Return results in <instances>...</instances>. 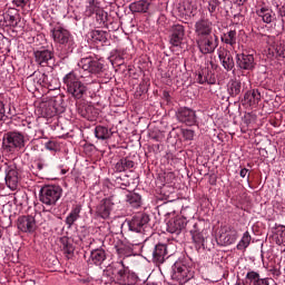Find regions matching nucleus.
<instances>
[{
  "mask_svg": "<svg viewBox=\"0 0 285 285\" xmlns=\"http://www.w3.org/2000/svg\"><path fill=\"white\" fill-rule=\"evenodd\" d=\"M62 175H66L68 171L66 169L61 170Z\"/></svg>",
  "mask_w": 285,
  "mask_h": 285,
  "instance_id": "obj_62",
  "label": "nucleus"
},
{
  "mask_svg": "<svg viewBox=\"0 0 285 285\" xmlns=\"http://www.w3.org/2000/svg\"><path fill=\"white\" fill-rule=\"evenodd\" d=\"M180 12H183V16L186 18L195 17L197 7L193 3L185 2L183 7H180Z\"/></svg>",
  "mask_w": 285,
  "mask_h": 285,
  "instance_id": "obj_40",
  "label": "nucleus"
},
{
  "mask_svg": "<svg viewBox=\"0 0 285 285\" xmlns=\"http://www.w3.org/2000/svg\"><path fill=\"white\" fill-rule=\"evenodd\" d=\"M208 3V12L213 16L217 12V8H219V0H207Z\"/></svg>",
  "mask_w": 285,
  "mask_h": 285,
  "instance_id": "obj_46",
  "label": "nucleus"
},
{
  "mask_svg": "<svg viewBox=\"0 0 285 285\" xmlns=\"http://www.w3.org/2000/svg\"><path fill=\"white\" fill-rule=\"evenodd\" d=\"M236 67L243 72H252L255 70V55L248 50L236 53L235 56Z\"/></svg>",
  "mask_w": 285,
  "mask_h": 285,
  "instance_id": "obj_11",
  "label": "nucleus"
},
{
  "mask_svg": "<svg viewBox=\"0 0 285 285\" xmlns=\"http://www.w3.org/2000/svg\"><path fill=\"white\" fill-rule=\"evenodd\" d=\"M256 14L262 19L263 23H273V19L275 18L273 9L268 7H261L256 9Z\"/></svg>",
  "mask_w": 285,
  "mask_h": 285,
  "instance_id": "obj_29",
  "label": "nucleus"
},
{
  "mask_svg": "<svg viewBox=\"0 0 285 285\" xmlns=\"http://www.w3.org/2000/svg\"><path fill=\"white\" fill-rule=\"evenodd\" d=\"M38 83H40V86H48V83H50V80L48 78V75L46 73H40L39 75V79H38Z\"/></svg>",
  "mask_w": 285,
  "mask_h": 285,
  "instance_id": "obj_51",
  "label": "nucleus"
},
{
  "mask_svg": "<svg viewBox=\"0 0 285 285\" xmlns=\"http://www.w3.org/2000/svg\"><path fill=\"white\" fill-rule=\"evenodd\" d=\"M276 230V244L277 246H285V226L275 224L274 226Z\"/></svg>",
  "mask_w": 285,
  "mask_h": 285,
  "instance_id": "obj_39",
  "label": "nucleus"
},
{
  "mask_svg": "<svg viewBox=\"0 0 285 285\" xmlns=\"http://www.w3.org/2000/svg\"><path fill=\"white\" fill-rule=\"evenodd\" d=\"M239 177H242V179H246L247 184H250V170L248 168H240Z\"/></svg>",
  "mask_w": 285,
  "mask_h": 285,
  "instance_id": "obj_49",
  "label": "nucleus"
},
{
  "mask_svg": "<svg viewBox=\"0 0 285 285\" xmlns=\"http://www.w3.org/2000/svg\"><path fill=\"white\" fill-rule=\"evenodd\" d=\"M188 219L185 216H176L167 223V232L171 235H181V230L186 228Z\"/></svg>",
  "mask_w": 285,
  "mask_h": 285,
  "instance_id": "obj_18",
  "label": "nucleus"
},
{
  "mask_svg": "<svg viewBox=\"0 0 285 285\" xmlns=\"http://www.w3.org/2000/svg\"><path fill=\"white\" fill-rule=\"evenodd\" d=\"M96 22L100 28H108V12L104 9H100L96 13Z\"/></svg>",
  "mask_w": 285,
  "mask_h": 285,
  "instance_id": "obj_41",
  "label": "nucleus"
},
{
  "mask_svg": "<svg viewBox=\"0 0 285 285\" xmlns=\"http://www.w3.org/2000/svg\"><path fill=\"white\" fill-rule=\"evenodd\" d=\"M60 244L62 246V249L65 250L66 255L69 257H72V254L75 253V246L70 243L68 237H61Z\"/></svg>",
  "mask_w": 285,
  "mask_h": 285,
  "instance_id": "obj_42",
  "label": "nucleus"
},
{
  "mask_svg": "<svg viewBox=\"0 0 285 285\" xmlns=\"http://www.w3.org/2000/svg\"><path fill=\"white\" fill-rule=\"evenodd\" d=\"M126 203L131 207V208H141V195L135 193V191H129L126 195Z\"/></svg>",
  "mask_w": 285,
  "mask_h": 285,
  "instance_id": "obj_33",
  "label": "nucleus"
},
{
  "mask_svg": "<svg viewBox=\"0 0 285 285\" xmlns=\"http://www.w3.org/2000/svg\"><path fill=\"white\" fill-rule=\"evenodd\" d=\"M79 217H81V207L80 205H76L67 215L65 219V224L68 226V228H72V226L75 225V222H77Z\"/></svg>",
  "mask_w": 285,
  "mask_h": 285,
  "instance_id": "obj_30",
  "label": "nucleus"
},
{
  "mask_svg": "<svg viewBox=\"0 0 285 285\" xmlns=\"http://www.w3.org/2000/svg\"><path fill=\"white\" fill-rule=\"evenodd\" d=\"M45 148L46 150H49L50 153H59L60 150V145L57 140H48L45 142Z\"/></svg>",
  "mask_w": 285,
  "mask_h": 285,
  "instance_id": "obj_44",
  "label": "nucleus"
},
{
  "mask_svg": "<svg viewBox=\"0 0 285 285\" xmlns=\"http://www.w3.org/2000/svg\"><path fill=\"white\" fill-rule=\"evenodd\" d=\"M276 57H281V59H285V41L281 42L275 47Z\"/></svg>",
  "mask_w": 285,
  "mask_h": 285,
  "instance_id": "obj_47",
  "label": "nucleus"
},
{
  "mask_svg": "<svg viewBox=\"0 0 285 285\" xmlns=\"http://www.w3.org/2000/svg\"><path fill=\"white\" fill-rule=\"evenodd\" d=\"M189 233L197 250L204 248L206 237L204 236V227H202V223H195Z\"/></svg>",
  "mask_w": 285,
  "mask_h": 285,
  "instance_id": "obj_19",
  "label": "nucleus"
},
{
  "mask_svg": "<svg viewBox=\"0 0 285 285\" xmlns=\"http://www.w3.org/2000/svg\"><path fill=\"white\" fill-rule=\"evenodd\" d=\"M128 228L131 233L142 235L146 240L153 235V225H150V216L146 213H138L128 220Z\"/></svg>",
  "mask_w": 285,
  "mask_h": 285,
  "instance_id": "obj_4",
  "label": "nucleus"
},
{
  "mask_svg": "<svg viewBox=\"0 0 285 285\" xmlns=\"http://www.w3.org/2000/svg\"><path fill=\"white\" fill-rule=\"evenodd\" d=\"M51 37L55 43H58L62 48V55L68 57V55H72L77 45L75 43V39L70 31L61 26L55 27L51 30Z\"/></svg>",
  "mask_w": 285,
  "mask_h": 285,
  "instance_id": "obj_3",
  "label": "nucleus"
},
{
  "mask_svg": "<svg viewBox=\"0 0 285 285\" xmlns=\"http://www.w3.org/2000/svg\"><path fill=\"white\" fill-rule=\"evenodd\" d=\"M281 17H285V6H283L279 10Z\"/></svg>",
  "mask_w": 285,
  "mask_h": 285,
  "instance_id": "obj_57",
  "label": "nucleus"
},
{
  "mask_svg": "<svg viewBox=\"0 0 285 285\" xmlns=\"http://www.w3.org/2000/svg\"><path fill=\"white\" fill-rule=\"evenodd\" d=\"M6 19L9 21L10 26H18L19 23V13L16 12V14L8 13Z\"/></svg>",
  "mask_w": 285,
  "mask_h": 285,
  "instance_id": "obj_48",
  "label": "nucleus"
},
{
  "mask_svg": "<svg viewBox=\"0 0 285 285\" xmlns=\"http://www.w3.org/2000/svg\"><path fill=\"white\" fill-rule=\"evenodd\" d=\"M217 55L224 70L227 72L235 70V59L233 58V55H230V51L226 49H218Z\"/></svg>",
  "mask_w": 285,
  "mask_h": 285,
  "instance_id": "obj_21",
  "label": "nucleus"
},
{
  "mask_svg": "<svg viewBox=\"0 0 285 285\" xmlns=\"http://www.w3.org/2000/svg\"><path fill=\"white\" fill-rule=\"evenodd\" d=\"M135 246H139V243L130 244L122 243L117 247V254L120 258L132 257L135 255Z\"/></svg>",
  "mask_w": 285,
  "mask_h": 285,
  "instance_id": "obj_25",
  "label": "nucleus"
},
{
  "mask_svg": "<svg viewBox=\"0 0 285 285\" xmlns=\"http://www.w3.org/2000/svg\"><path fill=\"white\" fill-rule=\"evenodd\" d=\"M124 179H121V178H117V181H118V184H119V181H122Z\"/></svg>",
  "mask_w": 285,
  "mask_h": 285,
  "instance_id": "obj_63",
  "label": "nucleus"
},
{
  "mask_svg": "<svg viewBox=\"0 0 285 285\" xmlns=\"http://www.w3.org/2000/svg\"><path fill=\"white\" fill-rule=\"evenodd\" d=\"M259 101H262V92L259 89H252L245 92L244 102L247 106H256Z\"/></svg>",
  "mask_w": 285,
  "mask_h": 285,
  "instance_id": "obj_26",
  "label": "nucleus"
},
{
  "mask_svg": "<svg viewBox=\"0 0 285 285\" xmlns=\"http://www.w3.org/2000/svg\"><path fill=\"white\" fill-rule=\"evenodd\" d=\"M227 92L234 99L235 97H239L242 95V80L236 78L230 79L227 83Z\"/></svg>",
  "mask_w": 285,
  "mask_h": 285,
  "instance_id": "obj_28",
  "label": "nucleus"
},
{
  "mask_svg": "<svg viewBox=\"0 0 285 285\" xmlns=\"http://www.w3.org/2000/svg\"><path fill=\"white\" fill-rule=\"evenodd\" d=\"M246 279H248L249 285H271V284H275V281L271 277H265L262 278L259 276V273L257 272H248L246 274Z\"/></svg>",
  "mask_w": 285,
  "mask_h": 285,
  "instance_id": "obj_24",
  "label": "nucleus"
},
{
  "mask_svg": "<svg viewBox=\"0 0 285 285\" xmlns=\"http://www.w3.org/2000/svg\"><path fill=\"white\" fill-rule=\"evenodd\" d=\"M130 168H135V161L129 159L128 157L121 158L116 165V173H126V170H130Z\"/></svg>",
  "mask_w": 285,
  "mask_h": 285,
  "instance_id": "obj_34",
  "label": "nucleus"
},
{
  "mask_svg": "<svg viewBox=\"0 0 285 285\" xmlns=\"http://www.w3.org/2000/svg\"><path fill=\"white\" fill-rule=\"evenodd\" d=\"M195 277V264L191 259L183 258L173 265L171 278L180 285L187 284Z\"/></svg>",
  "mask_w": 285,
  "mask_h": 285,
  "instance_id": "obj_2",
  "label": "nucleus"
},
{
  "mask_svg": "<svg viewBox=\"0 0 285 285\" xmlns=\"http://www.w3.org/2000/svg\"><path fill=\"white\" fill-rule=\"evenodd\" d=\"M238 1V6H244V3H246V0H237Z\"/></svg>",
  "mask_w": 285,
  "mask_h": 285,
  "instance_id": "obj_60",
  "label": "nucleus"
},
{
  "mask_svg": "<svg viewBox=\"0 0 285 285\" xmlns=\"http://www.w3.org/2000/svg\"><path fill=\"white\" fill-rule=\"evenodd\" d=\"M3 237V228L0 227V239Z\"/></svg>",
  "mask_w": 285,
  "mask_h": 285,
  "instance_id": "obj_61",
  "label": "nucleus"
},
{
  "mask_svg": "<svg viewBox=\"0 0 285 285\" xmlns=\"http://www.w3.org/2000/svg\"><path fill=\"white\" fill-rule=\"evenodd\" d=\"M222 43L235 48L237 46V30L229 29L220 36Z\"/></svg>",
  "mask_w": 285,
  "mask_h": 285,
  "instance_id": "obj_27",
  "label": "nucleus"
},
{
  "mask_svg": "<svg viewBox=\"0 0 285 285\" xmlns=\"http://www.w3.org/2000/svg\"><path fill=\"white\" fill-rule=\"evenodd\" d=\"M170 246H173V244L161 242L154 245L151 250V262H154L156 266H161V264H164L166 259L170 257Z\"/></svg>",
  "mask_w": 285,
  "mask_h": 285,
  "instance_id": "obj_9",
  "label": "nucleus"
},
{
  "mask_svg": "<svg viewBox=\"0 0 285 285\" xmlns=\"http://www.w3.org/2000/svg\"><path fill=\"white\" fill-rule=\"evenodd\" d=\"M78 114L82 116L83 119H87V121H96L99 116L97 108L88 104L78 105Z\"/></svg>",
  "mask_w": 285,
  "mask_h": 285,
  "instance_id": "obj_23",
  "label": "nucleus"
},
{
  "mask_svg": "<svg viewBox=\"0 0 285 285\" xmlns=\"http://www.w3.org/2000/svg\"><path fill=\"white\" fill-rule=\"evenodd\" d=\"M184 37H186V28L183 24H174L171 35L169 36L170 50L181 52L184 50Z\"/></svg>",
  "mask_w": 285,
  "mask_h": 285,
  "instance_id": "obj_8",
  "label": "nucleus"
},
{
  "mask_svg": "<svg viewBox=\"0 0 285 285\" xmlns=\"http://www.w3.org/2000/svg\"><path fill=\"white\" fill-rule=\"evenodd\" d=\"M28 139L26 135L21 131H8L3 135V147L12 153L14 150H23L26 148Z\"/></svg>",
  "mask_w": 285,
  "mask_h": 285,
  "instance_id": "obj_6",
  "label": "nucleus"
},
{
  "mask_svg": "<svg viewBox=\"0 0 285 285\" xmlns=\"http://www.w3.org/2000/svg\"><path fill=\"white\" fill-rule=\"evenodd\" d=\"M234 19L239 21V19H244V16L242 13L234 14Z\"/></svg>",
  "mask_w": 285,
  "mask_h": 285,
  "instance_id": "obj_56",
  "label": "nucleus"
},
{
  "mask_svg": "<svg viewBox=\"0 0 285 285\" xmlns=\"http://www.w3.org/2000/svg\"><path fill=\"white\" fill-rule=\"evenodd\" d=\"M196 39L210 37L213 35V22L208 18H200L194 24Z\"/></svg>",
  "mask_w": 285,
  "mask_h": 285,
  "instance_id": "obj_13",
  "label": "nucleus"
},
{
  "mask_svg": "<svg viewBox=\"0 0 285 285\" xmlns=\"http://www.w3.org/2000/svg\"><path fill=\"white\" fill-rule=\"evenodd\" d=\"M101 8L97 6V1L89 0L88 4L86 6L85 14L86 17H92V14H97Z\"/></svg>",
  "mask_w": 285,
  "mask_h": 285,
  "instance_id": "obj_43",
  "label": "nucleus"
},
{
  "mask_svg": "<svg viewBox=\"0 0 285 285\" xmlns=\"http://www.w3.org/2000/svg\"><path fill=\"white\" fill-rule=\"evenodd\" d=\"M35 164H36L37 170L39 171L46 170V168L48 167V163L43 158H39Z\"/></svg>",
  "mask_w": 285,
  "mask_h": 285,
  "instance_id": "obj_50",
  "label": "nucleus"
},
{
  "mask_svg": "<svg viewBox=\"0 0 285 285\" xmlns=\"http://www.w3.org/2000/svg\"><path fill=\"white\" fill-rule=\"evenodd\" d=\"M115 60H116V61H124V58H121L120 56H116V57H115Z\"/></svg>",
  "mask_w": 285,
  "mask_h": 285,
  "instance_id": "obj_59",
  "label": "nucleus"
},
{
  "mask_svg": "<svg viewBox=\"0 0 285 285\" xmlns=\"http://www.w3.org/2000/svg\"><path fill=\"white\" fill-rule=\"evenodd\" d=\"M181 136L185 141H193L195 139V130L188 128L181 129Z\"/></svg>",
  "mask_w": 285,
  "mask_h": 285,
  "instance_id": "obj_45",
  "label": "nucleus"
},
{
  "mask_svg": "<svg viewBox=\"0 0 285 285\" xmlns=\"http://www.w3.org/2000/svg\"><path fill=\"white\" fill-rule=\"evenodd\" d=\"M35 60L42 68L55 66V53L48 49L37 50L33 52Z\"/></svg>",
  "mask_w": 285,
  "mask_h": 285,
  "instance_id": "obj_16",
  "label": "nucleus"
},
{
  "mask_svg": "<svg viewBox=\"0 0 285 285\" xmlns=\"http://www.w3.org/2000/svg\"><path fill=\"white\" fill-rule=\"evenodd\" d=\"M90 262L95 264V266H101L104 262H106V249L96 248L90 253Z\"/></svg>",
  "mask_w": 285,
  "mask_h": 285,
  "instance_id": "obj_31",
  "label": "nucleus"
},
{
  "mask_svg": "<svg viewBox=\"0 0 285 285\" xmlns=\"http://www.w3.org/2000/svg\"><path fill=\"white\" fill-rule=\"evenodd\" d=\"M85 153L87 155H92V153H95V145L90 144V142H86L83 146H82Z\"/></svg>",
  "mask_w": 285,
  "mask_h": 285,
  "instance_id": "obj_53",
  "label": "nucleus"
},
{
  "mask_svg": "<svg viewBox=\"0 0 285 285\" xmlns=\"http://www.w3.org/2000/svg\"><path fill=\"white\" fill-rule=\"evenodd\" d=\"M79 69H73L66 73L62 78L63 89L71 99L79 101L88 95V87L81 79H88L92 75H101L104 72V63L95 55L82 58L78 62Z\"/></svg>",
  "mask_w": 285,
  "mask_h": 285,
  "instance_id": "obj_1",
  "label": "nucleus"
},
{
  "mask_svg": "<svg viewBox=\"0 0 285 285\" xmlns=\"http://www.w3.org/2000/svg\"><path fill=\"white\" fill-rule=\"evenodd\" d=\"M63 195V189L59 185H45L40 188L39 199L45 206H56Z\"/></svg>",
  "mask_w": 285,
  "mask_h": 285,
  "instance_id": "obj_5",
  "label": "nucleus"
},
{
  "mask_svg": "<svg viewBox=\"0 0 285 285\" xmlns=\"http://www.w3.org/2000/svg\"><path fill=\"white\" fill-rule=\"evenodd\" d=\"M196 81L200 85L208 83L209 86H215L217 78L215 77V72L205 67L196 72Z\"/></svg>",
  "mask_w": 285,
  "mask_h": 285,
  "instance_id": "obj_20",
  "label": "nucleus"
},
{
  "mask_svg": "<svg viewBox=\"0 0 285 285\" xmlns=\"http://www.w3.org/2000/svg\"><path fill=\"white\" fill-rule=\"evenodd\" d=\"M101 282L102 284H112L117 282L116 278V271L112 268V265L109 266L106 271H104L102 276H101Z\"/></svg>",
  "mask_w": 285,
  "mask_h": 285,
  "instance_id": "obj_36",
  "label": "nucleus"
},
{
  "mask_svg": "<svg viewBox=\"0 0 285 285\" xmlns=\"http://www.w3.org/2000/svg\"><path fill=\"white\" fill-rule=\"evenodd\" d=\"M196 43L202 55H213L219 47V37L217 35L196 38Z\"/></svg>",
  "mask_w": 285,
  "mask_h": 285,
  "instance_id": "obj_10",
  "label": "nucleus"
},
{
  "mask_svg": "<svg viewBox=\"0 0 285 285\" xmlns=\"http://www.w3.org/2000/svg\"><path fill=\"white\" fill-rule=\"evenodd\" d=\"M6 119H8V116L6 115V104L0 100V121H6Z\"/></svg>",
  "mask_w": 285,
  "mask_h": 285,
  "instance_id": "obj_52",
  "label": "nucleus"
},
{
  "mask_svg": "<svg viewBox=\"0 0 285 285\" xmlns=\"http://www.w3.org/2000/svg\"><path fill=\"white\" fill-rule=\"evenodd\" d=\"M252 239H253V237L250 236V233L248 230H246L243 234L238 244L236 245L237 250H246L248 248V246H250Z\"/></svg>",
  "mask_w": 285,
  "mask_h": 285,
  "instance_id": "obj_38",
  "label": "nucleus"
},
{
  "mask_svg": "<svg viewBox=\"0 0 285 285\" xmlns=\"http://www.w3.org/2000/svg\"><path fill=\"white\" fill-rule=\"evenodd\" d=\"M28 1L29 0H13V3L17 8H26V6H28Z\"/></svg>",
  "mask_w": 285,
  "mask_h": 285,
  "instance_id": "obj_54",
  "label": "nucleus"
},
{
  "mask_svg": "<svg viewBox=\"0 0 285 285\" xmlns=\"http://www.w3.org/2000/svg\"><path fill=\"white\" fill-rule=\"evenodd\" d=\"M111 268L116 271V284L132 285L137 284V274L124 265V261L112 263Z\"/></svg>",
  "mask_w": 285,
  "mask_h": 285,
  "instance_id": "obj_7",
  "label": "nucleus"
},
{
  "mask_svg": "<svg viewBox=\"0 0 285 285\" xmlns=\"http://www.w3.org/2000/svg\"><path fill=\"white\" fill-rule=\"evenodd\" d=\"M149 137L154 141H161V136H159V135L150 134Z\"/></svg>",
  "mask_w": 285,
  "mask_h": 285,
  "instance_id": "obj_55",
  "label": "nucleus"
},
{
  "mask_svg": "<svg viewBox=\"0 0 285 285\" xmlns=\"http://www.w3.org/2000/svg\"><path fill=\"white\" fill-rule=\"evenodd\" d=\"M4 181L7 188H9L10 190H17L19 186V171H17V166L13 164L7 165L4 167Z\"/></svg>",
  "mask_w": 285,
  "mask_h": 285,
  "instance_id": "obj_15",
  "label": "nucleus"
},
{
  "mask_svg": "<svg viewBox=\"0 0 285 285\" xmlns=\"http://www.w3.org/2000/svg\"><path fill=\"white\" fill-rule=\"evenodd\" d=\"M238 237L239 233L233 225H224L220 227L218 239L222 246H233Z\"/></svg>",
  "mask_w": 285,
  "mask_h": 285,
  "instance_id": "obj_12",
  "label": "nucleus"
},
{
  "mask_svg": "<svg viewBox=\"0 0 285 285\" xmlns=\"http://www.w3.org/2000/svg\"><path fill=\"white\" fill-rule=\"evenodd\" d=\"M90 37L94 43H106L108 41V33L104 30H92Z\"/></svg>",
  "mask_w": 285,
  "mask_h": 285,
  "instance_id": "obj_35",
  "label": "nucleus"
},
{
  "mask_svg": "<svg viewBox=\"0 0 285 285\" xmlns=\"http://www.w3.org/2000/svg\"><path fill=\"white\" fill-rule=\"evenodd\" d=\"M112 206H115V203H112V199L110 198L102 199L99 203V205L96 207L97 217H101V219H108V217H110V213H112Z\"/></svg>",
  "mask_w": 285,
  "mask_h": 285,
  "instance_id": "obj_22",
  "label": "nucleus"
},
{
  "mask_svg": "<svg viewBox=\"0 0 285 285\" xmlns=\"http://www.w3.org/2000/svg\"><path fill=\"white\" fill-rule=\"evenodd\" d=\"M95 137L96 139L106 141V139H110V137H112V130L106 126H101V125L96 126Z\"/></svg>",
  "mask_w": 285,
  "mask_h": 285,
  "instance_id": "obj_32",
  "label": "nucleus"
},
{
  "mask_svg": "<svg viewBox=\"0 0 285 285\" xmlns=\"http://www.w3.org/2000/svg\"><path fill=\"white\" fill-rule=\"evenodd\" d=\"M149 3L146 0H138L129 6L131 12H148Z\"/></svg>",
  "mask_w": 285,
  "mask_h": 285,
  "instance_id": "obj_37",
  "label": "nucleus"
},
{
  "mask_svg": "<svg viewBox=\"0 0 285 285\" xmlns=\"http://www.w3.org/2000/svg\"><path fill=\"white\" fill-rule=\"evenodd\" d=\"M176 118L179 124H185V126H195L197 124V114L188 107L178 108Z\"/></svg>",
  "mask_w": 285,
  "mask_h": 285,
  "instance_id": "obj_14",
  "label": "nucleus"
},
{
  "mask_svg": "<svg viewBox=\"0 0 285 285\" xmlns=\"http://www.w3.org/2000/svg\"><path fill=\"white\" fill-rule=\"evenodd\" d=\"M17 226L18 229L21 230V233L32 234L37 230V220L32 215L20 216L18 218Z\"/></svg>",
  "mask_w": 285,
  "mask_h": 285,
  "instance_id": "obj_17",
  "label": "nucleus"
},
{
  "mask_svg": "<svg viewBox=\"0 0 285 285\" xmlns=\"http://www.w3.org/2000/svg\"><path fill=\"white\" fill-rule=\"evenodd\" d=\"M121 186H124L125 188H128V186H130V180L121 183Z\"/></svg>",
  "mask_w": 285,
  "mask_h": 285,
  "instance_id": "obj_58",
  "label": "nucleus"
}]
</instances>
